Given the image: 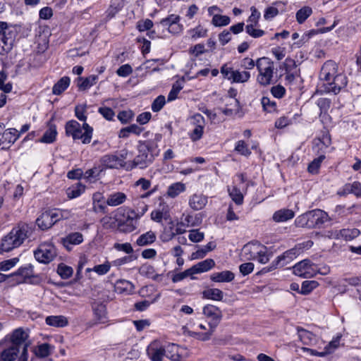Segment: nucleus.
Instances as JSON below:
<instances>
[{"label": "nucleus", "instance_id": "37998d69", "mask_svg": "<svg viewBox=\"0 0 361 361\" xmlns=\"http://www.w3.org/2000/svg\"><path fill=\"white\" fill-rule=\"evenodd\" d=\"M197 274L205 272L215 266V262L212 259H207L194 265Z\"/></svg>", "mask_w": 361, "mask_h": 361}, {"label": "nucleus", "instance_id": "774afa93", "mask_svg": "<svg viewBox=\"0 0 361 361\" xmlns=\"http://www.w3.org/2000/svg\"><path fill=\"white\" fill-rule=\"evenodd\" d=\"M271 94L277 99H281L286 94V89L283 86L281 85H277L276 86H273L271 88Z\"/></svg>", "mask_w": 361, "mask_h": 361}, {"label": "nucleus", "instance_id": "9b49d317", "mask_svg": "<svg viewBox=\"0 0 361 361\" xmlns=\"http://www.w3.org/2000/svg\"><path fill=\"white\" fill-rule=\"evenodd\" d=\"M202 312L205 317L211 319L209 326L212 329V331H214L222 319V311L219 307L208 304L203 307Z\"/></svg>", "mask_w": 361, "mask_h": 361}, {"label": "nucleus", "instance_id": "79ce46f5", "mask_svg": "<svg viewBox=\"0 0 361 361\" xmlns=\"http://www.w3.org/2000/svg\"><path fill=\"white\" fill-rule=\"evenodd\" d=\"M312 13V9L310 6H303L299 9L295 15L296 20L299 24L303 23Z\"/></svg>", "mask_w": 361, "mask_h": 361}, {"label": "nucleus", "instance_id": "e433bc0d", "mask_svg": "<svg viewBox=\"0 0 361 361\" xmlns=\"http://www.w3.org/2000/svg\"><path fill=\"white\" fill-rule=\"evenodd\" d=\"M92 308L96 319L100 323H104L106 319V306L102 303H99L94 305Z\"/></svg>", "mask_w": 361, "mask_h": 361}, {"label": "nucleus", "instance_id": "412c9836", "mask_svg": "<svg viewBox=\"0 0 361 361\" xmlns=\"http://www.w3.org/2000/svg\"><path fill=\"white\" fill-rule=\"evenodd\" d=\"M127 200V195L123 192H114L108 195L105 201L110 207H117L123 204Z\"/></svg>", "mask_w": 361, "mask_h": 361}, {"label": "nucleus", "instance_id": "a18cd8bd", "mask_svg": "<svg viewBox=\"0 0 361 361\" xmlns=\"http://www.w3.org/2000/svg\"><path fill=\"white\" fill-rule=\"evenodd\" d=\"M261 103L264 111L268 113L276 111L277 106L276 102L271 100L268 97H263L261 99Z\"/></svg>", "mask_w": 361, "mask_h": 361}, {"label": "nucleus", "instance_id": "de8ad7c7", "mask_svg": "<svg viewBox=\"0 0 361 361\" xmlns=\"http://www.w3.org/2000/svg\"><path fill=\"white\" fill-rule=\"evenodd\" d=\"M73 268L63 263L59 264L57 273L63 279H69L73 274Z\"/></svg>", "mask_w": 361, "mask_h": 361}, {"label": "nucleus", "instance_id": "8fccbe9b", "mask_svg": "<svg viewBox=\"0 0 361 361\" xmlns=\"http://www.w3.org/2000/svg\"><path fill=\"white\" fill-rule=\"evenodd\" d=\"M235 151L245 157H248L251 154V150L243 140H239L236 142Z\"/></svg>", "mask_w": 361, "mask_h": 361}, {"label": "nucleus", "instance_id": "0e129e2a", "mask_svg": "<svg viewBox=\"0 0 361 361\" xmlns=\"http://www.w3.org/2000/svg\"><path fill=\"white\" fill-rule=\"evenodd\" d=\"M19 261L18 257H14L10 259L4 260L0 262V270L8 271L13 267Z\"/></svg>", "mask_w": 361, "mask_h": 361}, {"label": "nucleus", "instance_id": "f257e3e1", "mask_svg": "<svg viewBox=\"0 0 361 361\" xmlns=\"http://www.w3.org/2000/svg\"><path fill=\"white\" fill-rule=\"evenodd\" d=\"M29 335L23 329H15L0 341V361H27Z\"/></svg>", "mask_w": 361, "mask_h": 361}, {"label": "nucleus", "instance_id": "680f3d73", "mask_svg": "<svg viewBox=\"0 0 361 361\" xmlns=\"http://www.w3.org/2000/svg\"><path fill=\"white\" fill-rule=\"evenodd\" d=\"M111 268V263L108 261L102 264L96 265L93 267L92 271L99 275H104L109 272Z\"/></svg>", "mask_w": 361, "mask_h": 361}, {"label": "nucleus", "instance_id": "338daca9", "mask_svg": "<svg viewBox=\"0 0 361 361\" xmlns=\"http://www.w3.org/2000/svg\"><path fill=\"white\" fill-rule=\"evenodd\" d=\"M191 124L193 126L202 127L204 128L205 120L200 114H194L190 118Z\"/></svg>", "mask_w": 361, "mask_h": 361}, {"label": "nucleus", "instance_id": "bf43d9fd", "mask_svg": "<svg viewBox=\"0 0 361 361\" xmlns=\"http://www.w3.org/2000/svg\"><path fill=\"white\" fill-rule=\"evenodd\" d=\"M133 116L134 114L131 110L120 111L117 116L118 119L124 124L129 123Z\"/></svg>", "mask_w": 361, "mask_h": 361}, {"label": "nucleus", "instance_id": "c756f323", "mask_svg": "<svg viewBox=\"0 0 361 361\" xmlns=\"http://www.w3.org/2000/svg\"><path fill=\"white\" fill-rule=\"evenodd\" d=\"M224 295V292L219 288H207L202 291V298L204 299L221 301Z\"/></svg>", "mask_w": 361, "mask_h": 361}, {"label": "nucleus", "instance_id": "c03bdc74", "mask_svg": "<svg viewBox=\"0 0 361 361\" xmlns=\"http://www.w3.org/2000/svg\"><path fill=\"white\" fill-rule=\"evenodd\" d=\"M318 286L319 283L316 281H305L302 283L300 293L304 295H308Z\"/></svg>", "mask_w": 361, "mask_h": 361}, {"label": "nucleus", "instance_id": "7ed1b4c3", "mask_svg": "<svg viewBox=\"0 0 361 361\" xmlns=\"http://www.w3.org/2000/svg\"><path fill=\"white\" fill-rule=\"evenodd\" d=\"M157 145L153 141L147 140L140 142L137 150L138 154L132 162L133 167L143 169L152 164L158 155Z\"/></svg>", "mask_w": 361, "mask_h": 361}, {"label": "nucleus", "instance_id": "f8f14e48", "mask_svg": "<svg viewBox=\"0 0 361 361\" xmlns=\"http://www.w3.org/2000/svg\"><path fill=\"white\" fill-rule=\"evenodd\" d=\"M337 75V65L333 61H326L320 71L319 78L321 80L326 82L324 86L326 87Z\"/></svg>", "mask_w": 361, "mask_h": 361}, {"label": "nucleus", "instance_id": "0eeeda50", "mask_svg": "<svg viewBox=\"0 0 361 361\" xmlns=\"http://www.w3.org/2000/svg\"><path fill=\"white\" fill-rule=\"evenodd\" d=\"M63 217L62 212L53 209L43 212L36 220V224L42 230H47L54 224L60 221Z\"/></svg>", "mask_w": 361, "mask_h": 361}, {"label": "nucleus", "instance_id": "13d9d810", "mask_svg": "<svg viewBox=\"0 0 361 361\" xmlns=\"http://www.w3.org/2000/svg\"><path fill=\"white\" fill-rule=\"evenodd\" d=\"M166 99L163 95L158 96L152 102L151 108L154 112L159 111L165 105Z\"/></svg>", "mask_w": 361, "mask_h": 361}, {"label": "nucleus", "instance_id": "4d7b16f0", "mask_svg": "<svg viewBox=\"0 0 361 361\" xmlns=\"http://www.w3.org/2000/svg\"><path fill=\"white\" fill-rule=\"evenodd\" d=\"M204 128L194 126V129L192 130L189 133V137L192 142H197L200 140L204 134Z\"/></svg>", "mask_w": 361, "mask_h": 361}, {"label": "nucleus", "instance_id": "c85d7f7f", "mask_svg": "<svg viewBox=\"0 0 361 361\" xmlns=\"http://www.w3.org/2000/svg\"><path fill=\"white\" fill-rule=\"evenodd\" d=\"M49 128L45 131L43 136L40 138V142L43 143H52L55 141L57 135L56 126L49 121L48 123Z\"/></svg>", "mask_w": 361, "mask_h": 361}, {"label": "nucleus", "instance_id": "6e6d98bb", "mask_svg": "<svg viewBox=\"0 0 361 361\" xmlns=\"http://www.w3.org/2000/svg\"><path fill=\"white\" fill-rule=\"evenodd\" d=\"M256 25L254 24H248L245 27L246 32L254 38H257L263 36L264 35V31L260 29L255 28Z\"/></svg>", "mask_w": 361, "mask_h": 361}, {"label": "nucleus", "instance_id": "f3484780", "mask_svg": "<svg viewBox=\"0 0 361 361\" xmlns=\"http://www.w3.org/2000/svg\"><path fill=\"white\" fill-rule=\"evenodd\" d=\"M164 348L153 342L147 348V354L152 361H162L165 356Z\"/></svg>", "mask_w": 361, "mask_h": 361}, {"label": "nucleus", "instance_id": "052dcab7", "mask_svg": "<svg viewBox=\"0 0 361 361\" xmlns=\"http://www.w3.org/2000/svg\"><path fill=\"white\" fill-rule=\"evenodd\" d=\"M154 23L150 19L140 20L137 23L136 27L140 32H144L151 30Z\"/></svg>", "mask_w": 361, "mask_h": 361}, {"label": "nucleus", "instance_id": "f704fd0d", "mask_svg": "<svg viewBox=\"0 0 361 361\" xmlns=\"http://www.w3.org/2000/svg\"><path fill=\"white\" fill-rule=\"evenodd\" d=\"M51 345L47 343H44L35 346L32 349V352L37 357L45 358L51 355Z\"/></svg>", "mask_w": 361, "mask_h": 361}, {"label": "nucleus", "instance_id": "6ab92c4d", "mask_svg": "<svg viewBox=\"0 0 361 361\" xmlns=\"http://www.w3.org/2000/svg\"><path fill=\"white\" fill-rule=\"evenodd\" d=\"M83 241V236L79 232H74L68 234L65 238L61 239L62 245L66 248L67 250H72V245L80 244Z\"/></svg>", "mask_w": 361, "mask_h": 361}, {"label": "nucleus", "instance_id": "aec40b11", "mask_svg": "<svg viewBox=\"0 0 361 361\" xmlns=\"http://www.w3.org/2000/svg\"><path fill=\"white\" fill-rule=\"evenodd\" d=\"M208 198L202 194H194L189 198V206L193 210H200L207 204Z\"/></svg>", "mask_w": 361, "mask_h": 361}, {"label": "nucleus", "instance_id": "a19ab883", "mask_svg": "<svg viewBox=\"0 0 361 361\" xmlns=\"http://www.w3.org/2000/svg\"><path fill=\"white\" fill-rule=\"evenodd\" d=\"M228 192L229 196L236 204L241 205L243 203V195L238 188L236 186L228 187Z\"/></svg>", "mask_w": 361, "mask_h": 361}, {"label": "nucleus", "instance_id": "69168bd1", "mask_svg": "<svg viewBox=\"0 0 361 361\" xmlns=\"http://www.w3.org/2000/svg\"><path fill=\"white\" fill-rule=\"evenodd\" d=\"M297 67L296 62L291 58H286L282 63L281 68L285 70V72H291Z\"/></svg>", "mask_w": 361, "mask_h": 361}, {"label": "nucleus", "instance_id": "9d476101", "mask_svg": "<svg viewBox=\"0 0 361 361\" xmlns=\"http://www.w3.org/2000/svg\"><path fill=\"white\" fill-rule=\"evenodd\" d=\"M221 73L223 76L231 82H245L250 78V73L246 71L233 70V68L224 64L221 68Z\"/></svg>", "mask_w": 361, "mask_h": 361}, {"label": "nucleus", "instance_id": "473e14b6", "mask_svg": "<svg viewBox=\"0 0 361 361\" xmlns=\"http://www.w3.org/2000/svg\"><path fill=\"white\" fill-rule=\"evenodd\" d=\"M71 80L68 76L62 77L52 87V93L60 95L69 86Z\"/></svg>", "mask_w": 361, "mask_h": 361}, {"label": "nucleus", "instance_id": "423d86ee", "mask_svg": "<svg viewBox=\"0 0 361 361\" xmlns=\"http://www.w3.org/2000/svg\"><path fill=\"white\" fill-rule=\"evenodd\" d=\"M256 67L259 72L257 82L262 86L273 83L275 66L273 61L268 57H262L256 61Z\"/></svg>", "mask_w": 361, "mask_h": 361}, {"label": "nucleus", "instance_id": "ea45409f", "mask_svg": "<svg viewBox=\"0 0 361 361\" xmlns=\"http://www.w3.org/2000/svg\"><path fill=\"white\" fill-rule=\"evenodd\" d=\"M298 334L301 342L305 345H310L314 341V334L302 327H298Z\"/></svg>", "mask_w": 361, "mask_h": 361}, {"label": "nucleus", "instance_id": "dca6fc26", "mask_svg": "<svg viewBox=\"0 0 361 361\" xmlns=\"http://www.w3.org/2000/svg\"><path fill=\"white\" fill-rule=\"evenodd\" d=\"M347 85V79L345 75L337 74L336 76L325 87L327 92H333L335 94L340 92L342 88Z\"/></svg>", "mask_w": 361, "mask_h": 361}, {"label": "nucleus", "instance_id": "bb28decb", "mask_svg": "<svg viewBox=\"0 0 361 361\" xmlns=\"http://www.w3.org/2000/svg\"><path fill=\"white\" fill-rule=\"evenodd\" d=\"M294 216L295 214L292 209H281L274 213L272 219L275 222H284L293 219Z\"/></svg>", "mask_w": 361, "mask_h": 361}, {"label": "nucleus", "instance_id": "864d4df0", "mask_svg": "<svg viewBox=\"0 0 361 361\" xmlns=\"http://www.w3.org/2000/svg\"><path fill=\"white\" fill-rule=\"evenodd\" d=\"M325 159L324 155H321L319 157L314 159L309 165H308V171L311 173H317L320 167L321 163Z\"/></svg>", "mask_w": 361, "mask_h": 361}, {"label": "nucleus", "instance_id": "393cba45", "mask_svg": "<svg viewBox=\"0 0 361 361\" xmlns=\"http://www.w3.org/2000/svg\"><path fill=\"white\" fill-rule=\"evenodd\" d=\"M137 228V220L133 217L128 216L126 219L118 224V230L121 233H129Z\"/></svg>", "mask_w": 361, "mask_h": 361}, {"label": "nucleus", "instance_id": "603ef678", "mask_svg": "<svg viewBox=\"0 0 361 361\" xmlns=\"http://www.w3.org/2000/svg\"><path fill=\"white\" fill-rule=\"evenodd\" d=\"M179 21L180 16L172 14L169 16L167 18L161 20V21L159 22V25L164 27H167L169 29L173 24L176 23H179Z\"/></svg>", "mask_w": 361, "mask_h": 361}, {"label": "nucleus", "instance_id": "5fc2aeb1", "mask_svg": "<svg viewBox=\"0 0 361 361\" xmlns=\"http://www.w3.org/2000/svg\"><path fill=\"white\" fill-rule=\"evenodd\" d=\"M214 332V331H212V329L209 328V331L205 333L189 331L188 334L190 336L194 337L200 341H207L211 338V336H212Z\"/></svg>", "mask_w": 361, "mask_h": 361}, {"label": "nucleus", "instance_id": "a878e982", "mask_svg": "<svg viewBox=\"0 0 361 361\" xmlns=\"http://www.w3.org/2000/svg\"><path fill=\"white\" fill-rule=\"evenodd\" d=\"M101 162L106 168L114 169L122 166L123 160L116 155L106 154L101 158Z\"/></svg>", "mask_w": 361, "mask_h": 361}, {"label": "nucleus", "instance_id": "5701e85b", "mask_svg": "<svg viewBox=\"0 0 361 361\" xmlns=\"http://www.w3.org/2000/svg\"><path fill=\"white\" fill-rule=\"evenodd\" d=\"M114 287L116 292L119 293H126L127 295L133 293L135 289V286L133 283L125 279L117 280Z\"/></svg>", "mask_w": 361, "mask_h": 361}, {"label": "nucleus", "instance_id": "20e7f679", "mask_svg": "<svg viewBox=\"0 0 361 361\" xmlns=\"http://www.w3.org/2000/svg\"><path fill=\"white\" fill-rule=\"evenodd\" d=\"M329 220V215L321 209H314L298 216L295 221L298 227L313 228L320 227Z\"/></svg>", "mask_w": 361, "mask_h": 361}, {"label": "nucleus", "instance_id": "3c124183", "mask_svg": "<svg viewBox=\"0 0 361 361\" xmlns=\"http://www.w3.org/2000/svg\"><path fill=\"white\" fill-rule=\"evenodd\" d=\"M200 223L201 219L199 216V214H196L195 216L188 214L183 220V224L186 226H195L199 225Z\"/></svg>", "mask_w": 361, "mask_h": 361}, {"label": "nucleus", "instance_id": "6e6552de", "mask_svg": "<svg viewBox=\"0 0 361 361\" xmlns=\"http://www.w3.org/2000/svg\"><path fill=\"white\" fill-rule=\"evenodd\" d=\"M293 274L304 279H310L317 274V266L310 259H303L293 267Z\"/></svg>", "mask_w": 361, "mask_h": 361}, {"label": "nucleus", "instance_id": "f03ea898", "mask_svg": "<svg viewBox=\"0 0 361 361\" xmlns=\"http://www.w3.org/2000/svg\"><path fill=\"white\" fill-rule=\"evenodd\" d=\"M29 227L27 224L18 225L5 235L0 245V253L10 252L19 247L28 237Z\"/></svg>", "mask_w": 361, "mask_h": 361}, {"label": "nucleus", "instance_id": "09e8293b", "mask_svg": "<svg viewBox=\"0 0 361 361\" xmlns=\"http://www.w3.org/2000/svg\"><path fill=\"white\" fill-rule=\"evenodd\" d=\"M231 19L227 16L214 15L212 23L216 27L226 26L230 23Z\"/></svg>", "mask_w": 361, "mask_h": 361}, {"label": "nucleus", "instance_id": "a211bd4d", "mask_svg": "<svg viewBox=\"0 0 361 361\" xmlns=\"http://www.w3.org/2000/svg\"><path fill=\"white\" fill-rule=\"evenodd\" d=\"M164 348L165 357L171 361H181L183 348L175 343H169Z\"/></svg>", "mask_w": 361, "mask_h": 361}, {"label": "nucleus", "instance_id": "2f4dec72", "mask_svg": "<svg viewBox=\"0 0 361 361\" xmlns=\"http://www.w3.org/2000/svg\"><path fill=\"white\" fill-rule=\"evenodd\" d=\"M98 80V76L91 75L85 78L80 77L78 79V87L80 90H85L95 85Z\"/></svg>", "mask_w": 361, "mask_h": 361}, {"label": "nucleus", "instance_id": "4c0bfd02", "mask_svg": "<svg viewBox=\"0 0 361 361\" xmlns=\"http://www.w3.org/2000/svg\"><path fill=\"white\" fill-rule=\"evenodd\" d=\"M12 275H18L22 277L23 281H26L27 279H30L34 277L33 266L27 264L25 267H21L18 269L16 272Z\"/></svg>", "mask_w": 361, "mask_h": 361}, {"label": "nucleus", "instance_id": "b1692460", "mask_svg": "<svg viewBox=\"0 0 361 361\" xmlns=\"http://www.w3.org/2000/svg\"><path fill=\"white\" fill-rule=\"evenodd\" d=\"M360 234V231L357 228H343L336 232L335 238L336 239L343 238L345 240H352Z\"/></svg>", "mask_w": 361, "mask_h": 361}, {"label": "nucleus", "instance_id": "4468645a", "mask_svg": "<svg viewBox=\"0 0 361 361\" xmlns=\"http://www.w3.org/2000/svg\"><path fill=\"white\" fill-rule=\"evenodd\" d=\"M20 134L16 128L6 130L0 137V150H7L19 138Z\"/></svg>", "mask_w": 361, "mask_h": 361}, {"label": "nucleus", "instance_id": "39448f33", "mask_svg": "<svg viewBox=\"0 0 361 361\" xmlns=\"http://www.w3.org/2000/svg\"><path fill=\"white\" fill-rule=\"evenodd\" d=\"M65 130L66 135L71 136L73 140L81 139L83 144H88L91 141L93 128L85 122L81 127L78 121H69L66 123Z\"/></svg>", "mask_w": 361, "mask_h": 361}, {"label": "nucleus", "instance_id": "72a5a7b5", "mask_svg": "<svg viewBox=\"0 0 361 361\" xmlns=\"http://www.w3.org/2000/svg\"><path fill=\"white\" fill-rule=\"evenodd\" d=\"M102 169L99 166H94L87 170L83 174V178L90 183H94L99 178Z\"/></svg>", "mask_w": 361, "mask_h": 361}, {"label": "nucleus", "instance_id": "7c9ffc66", "mask_svg": "<svg viewBox=\"0 0 361 361\" xmlns=\"http://www.w3.org/2000/svg\"><path fill=\"white\" fill-rule=\"evenodd\" d=\"M157 236L155 233L152 231H147L145 233L140 235L136 240V245L140 247L147 246L155 242Z\"/></svg>", "mask_w": 361, "mask_h": 361}, {"label": "nucleus", "instance_id": "4be33fe9", "mask_svg": "<svg viewBox=\"0 0 361 361\" xmlns=\"http://www.w3.org/2000/svg\"><path fill=\"white\" fill-rule=\"evenodd\" d=\"M234 279V273L228 270L214 272L210 276L211 281L216 283H229L233 281Z\"/></svg>", "mask_w": 361, "mask_h": 361}, {"label": "nucleus", "instance_id": "1a4fd4ad", "mask_svg": "<svg viewBox=\"0 0 361 361\" xmlns=\"http://www.w3.org/2000/svg\"><path fill=\"white\" fill-rule=\"evenodd\" d=\"M35 259L40 263L48 264L56 256L55 247L47 243H41L34 252Z\"/></svg>", "mask_w": 361, "mask_h": 361}, {"label": "nucleus", "instance_id": "c9c22d12", "mask_svg": "<svg viewBox=\"0 0 361 361\" xmlns=\"http://www.w3.org/2000/svg\"><path fill=\"white\" fill-rule=\"evenodd\" d=\"M290 259L284 254V252L278 256L276 259L271 262V264L268 268H264L265 271H270L279 267H283L290 262Z\"/></svg>", "mask_w": 361, "mask_h": 361}, {"label": "nucleus", "instance_id": "ddd939ff", "mask_svg": "<svg viewBox=\"0 0 361 361\" xmlns=\"http://www.w3.org/2000/svg\"><path fill=\"white\" fill-rule=\"evenodd\" d=\"M16 37L15 31L8 27L4 31L0 39V55H6L13 49Z\"/></svg>", "mask_w": 361, "mask_h": 361}, {"label": "nucleus", "instance_id": "e2e57ef3", "mask_svg": "<svg viewBox=\"0 0 361 361\" xmlns=\"http://www.w3.org/2000/svg\"><path fill=\"white\" fill-rule=\"evenodd\" d=\"M183 89V86L178 82L174 83L168 95V101L171 102L177 98L178 94Z\"/></svg>", "mask_w": 361, "mask_h": 361}, {"label": "nucleus", "instance_id": "58836bf2", "mask_svg": "<svg viewBox=\"0 0 361 361\" xmlns=\"http://www.w3.org/2000/svg\"><path fill=\"white\" fill-rule=\"evenodd\" d=\"M185 190V185L183 183L177 182L171 184L167 190V195L169 197L174 198L180 193Z\"/></svg>", "mask_w": 361, "mask_h": 361}, {"label": "nucleus", "instance_id": "2eb2a0df", "mask_svg": "<svg viewBox=\"0 0 361 361\" xmlns=\"http://www.w3.org/2000/svg\"><path fill=\"white\" fill-rule=\"evenodd\" d=\"M264 250V245L257 241H255L245 245L242 251L243 255L247 260H252L257 259V255Z\"/></svg>", "mask_w": 361, "mask_h": 361}, {"label": "nucleus", "instance_id": "49530a36", "mask_svg": "<svg viewBox=\"0 0 361 361\" xmlns=\"http://www.w3.org/2000/svg\"><path fill=\"white\" fill-rule=\"evenodd\" d=\"M85 191V186L80 183L77 185L69 188L67 190V196L69 199H73L79 197Z\"/></svg>", "mask_w": 361, "mask_h": 361}, {"label": "nucleus", "instance_id": "cd10ccee", "mask_svg": "<svg viewBox=\"0 0 361 361\" xmlns=\"http://www.w3.org/2000/svg\"><path fill=\"white\" fill-rule=\"evenodd\" d=\"M45 322L47 325L54 327H64L68 324V319L63 315L48 316Z\"/></svg>", "mask_w": 361, "mask_h": 361}]
</instances>
